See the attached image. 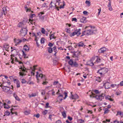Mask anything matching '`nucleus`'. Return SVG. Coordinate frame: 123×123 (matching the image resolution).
<instances>
[{
  "label": "nucleus",
  "mask_w": 123,
  "mask_h": 123,
  "mask_svg": "<svg viewBox=\"0 0 123 123\" xmlns=\"http://www.w3.org/2000/svg\"><path fill=\"white\" fill-rule=\"evenodd\" d=\"M50 40L51 39H52L55 38L54 37V35L53 34H52L50 35Z\"/></svg>",
  "instance_id": "f704fd0d"
},
{
  "label": "nucleus",
  "mask_w": 123,
  "mask_h": 123,
  "mask_svg": "<svg viewBox=\"0 0 123 123\" xmlns=\"http://www.w3.org/2000/svg\"><path fill=\"white\" fill-rule=\"evenodd\" d=\"M46 3H44L42 5V6L43 7H45L47 6L46 5Z\"/></svg>",
  "instance_id": "052dcab7"
},
{
  "label": "nucleus",
  "mask_w": 123,
  "mask_h": 123,
  "mask_svg": "<svg viewBox=\"0 0 123 123\" xmlns=\"http://www.w3.org/2000/svg\"><path fill=\"white\" fill-rule=\"evenodd\" d=\"M106 50V49L105 47H103L100 48L98 50V52L100 53H104Z\"/></svg>",
  "instance_id": "f8f14e48"
},
{
  "label": "nucleus",
  "mask_w": 123,
  "mask_h": 123,
  "mask_svg": "<svg viewBox=\"0 0 123 123\" xmlns=\"http://www.w3.org/2000/svg\"><path fill=\"white\" fill-rule=\"evenodd\" d=\"M115 86H116L117 87H118V85H117L115 84H111V86L113 88Z\"/></svg>",
  "instance_id": "7c9ffc66"
},
{
  "label": "nucleus",
  "mask_w": 123,
  "mask_h": 123,
  "mask_svg": "<svg viewBox=\"0 0 123 123\" xmlns=\"http://www.w3.org/2000/svg\"><path fill=\"white\" fill-rule=\"evenodd\" d=\"M68 118L69 120L70 121L72 120L73 119L71 117H70V116L68 117Z\"/></svg>",
  "instance_id": "338daca9"
},
{
  "label": "nucleus",
  "mask_w": 123,
  "mask_h": 123,
  "mask_svg": "<svg viewBox=\"0 0 123 123\" xmlns=\"http://www.w3.org/2000/svg\"><path fill=\"white\" fill-rule=\"evenodd\" d=\"M108 70V68H101L100 69L98 70L97 72L101 75H104L107 72Z\"/></svg>",
  "instance_id": "f257e3e1"
},
{
  "label": "nucleus",
  "mask_w": 123,
  "mask_h": 123,
  "mask_svg": "<svg viewBox=\"0 0 123 123\" xmlns=\"http://www.w3.org/2000/svg\"><path fill=\"white\" fill-rule=\"evenodd\" d=\"M27 30L26 28H22L20 31V36L22 37L25 36L27 34Z\"/></svg>",
  "instance_id": "f03ea898"
},
{
  "label": "nucleus",
  "mask_w": 123,
  "mask_h": 123,
  "mask_svg": "<svg viewBox=\"0 0 123 123\" xmlns=\"http://www.w3.org/2000/svg\"><path fill=\"white\" fill-rule=\"evenodd\" d=\"M10 114V112H9V111H6L5 112V115L9 116V115Z\"/></svg>",
  "instance_id": "72a5a7b5"
},
{
  "label": "nucleus",
  "mask_w": 123,
  "mask_h": 123,
  "mask_svg": "<svg viewBox=\"0 0 123 123\" xmlns=\"http://www.w3.org/2000/svg\"><path fill=\"white\" fill-rule=\"evenodd\" d=\"M53 44L51 43H49L48 44V45L50 47H52L53 46Z\"/></svg>",
  "instance_id": "5fc2aeb1"
},
{
  "label": "nucleus",
  "mask_w": 123,
  "mask_h": 123,
  "mask_svg": "<svg viewBox=\"0 0 123 123\" xmlns=\"http://www.w3.org/2000/svg\"><path fill=\"white\" fill-rule=\"evenodd\" d=\"M19 69H21L20 70V72L19 73V75L22 76H25L26 74L25 72H27L26 71V68L25 67L23 68L21 66V67L19 68Z\"/></svg>",
  "instance_id": "7ed1b4c3"
},
{
  "label": "nucleus",
  "mask_w": 123,
  "mask_h": 123,
  "mask_svg": "<svg viewBox=\"0 0 123 123\" xmlns=\"http://www.w3.org/2000/svg\"><path fill=\"white\" fill-rule=\"evenodd\" d=\"M22 25H21V27L22 28H26V26L25 24L23 23V22H22Z\"/></svg>",
  "instance_id": "5701e85b"
},
{
  "label": "nucleus",
  "mask_w": 123,
  "mask_h": 123,
  "mask_svg": "<svg viewBox=\"0 0 123 123\" xmlns=\"http://www.w3.org/2000/svg\"><path fill=\"white\" fill-rule=\"evenodd\" d=\"M13 108H12L10 110L11 111V113H12V114H13L14 113H15V115H17V112H16V113H14V112H12V111L13 110Z\"/></svg>",
  "instance_id": "49530a36"
},
{
  "label": "nucleus",
  "mask_w": 123,
  "mask_h": 123,
  "mask_svg": "<svg viewBox=\"0 0 123 123\" xmlns=\"http://www.w3.org/2000/svg\"><path fill=\"white\" fill-rule=\"evenodd\" d=\"M23 49L26 51H28L29 50V47L28 46L25 44L24 46Z\"/></svg>",
  "instance_id": "f3484780"
},
{
  "label": "nucleus",
  "mask_w": 123,
  "mask_h": 123,
  "mask_svg": "<svg viewBox=\"0 0 123 123\" xmlns=\"http://www.w3.org/2000/svg\"><path fill=\"white\" fill-rule=\"evenodd\" d=\"M48 83V82L46 81H43V83H42L44 85H46Z\"/></svg>",
  "instance_id": "bf43d9fd"
},
{
  "label": "nucleus",
  "mask_w": 123,
  "mask_h": 123,
  "mask_svg": "<svg viewBox=\"0 0 123 123\" xmlns=\"http://www.w3.org/2000/svg\"><path fill=\"white\" fill-rule=\"evenodd\" d=\"M122 113L120 111H118L117 112V115H122Z\"/></svg>",
  "instance_id": "69168bd1"
},
{
  "label": "nucleus",
  "mask_w": 123,
  "mask_h": 123,
  "mask_svg": "<svg viewBox=\"0 0 123 123\" xmlns=\"http://www.w3.org/2000/svg\"><path fill=\"white\" fill-rule=\"evenodd\" d=\"M111 86L110 83L108 82L105 83L104 85V86H105V88L106 89H109L111 87Z\"/></svg>",
  "instance_id": "6e6552de"
},
{
  "label": "nucleus",
  "mask_w": 123,
  "mask_h": 123,
  "mask_svg": "<svg viewBox=\"0 0 123 123\" xmlns=\"http://www.w3.org/2000/svg\"><path fill=\"white\" fill-rule=\"evenodd\" d=\"M100 59L99 58H98L97 59L96 61L95 62H100Z\"/></svg>",
  "instance_id": "8fccbe9b"
},
{
  "label": "nucleus",
  "mask_w": 123,
  "mask_h": 123,
  "mask_svg": "<svg viewBox=\"0 0 123 123\" xmlns=\"http://www.w3.org/2000/svg\"><path fill=\"white\" fill-rule=\"evenodd\" d=\"M49 103H46V105L45 106V107L46 108H47L48 107H49Z\"/></svg>",
  "instance_id": "4d7b16f0"
},
{
  "label": "nucleus",
  "mask_w": 123,
  "mask_h": 123,
  "mask_svg": "<svg viewBox=\"0 0 123 123\" xmlns=\"http://www.w3.org/2000/svg\"><path fill=\"white\" fill-rule=\"evenodd\" d=\"M44 14V13L43 12H41L38 14V15L39 16V17L40 18V17L42 16V15L43 14Z\"/></svg>",
  "instance_id": "e433bc0d"
},
{
  "label": "nucleus",
  "mask_w": 123,
  "mask_h": 123,
  "mask_svg": "<svg viewBox=\"0 0 123 123\" xmlns=\"http://www.w3.org/2000/svg\"><path fill=\"white\" fill-rule=\"evenodd\" d=\"M1 14L0 15H2L3 14L4 15H6V10L5 7H4L2 8V11L1 12Z\"/></svg>",
  "instance_id": "1a4fd4ad"
},
{
  "label": "nucleus",
  "mask_w": 123,
  "mask_h": 123,
  "mask_svg": "<svg viewBox=\"0 0 123 123\" xmlns=\"http://www.w3.org/2000/svg\"><path fill=\"white\" fill-rule=\"evenodd\" d=\"M64 94L65 95V97L64 98V99H66L67 97V96L68 94L66 92H64Z\"/></svg>",
  "instance_id": "603ef678"
},
{
  "label": "nucleus",
  "mask_w": 123,
  "mask_h": 123,
  "mask_svg": "<svg viewBox=\"0 0 123 123\" xmlns=\"http://www.w3.org/2000/svg\"><path fill=\"white\" fill-rule=\"evenodd\" d=\"M3 105L4 106V107L5 108L8 109L10 107L6 103H4L3 104Z\"/></svg>",
  "instance_id": "aec40b11"
},
{
  "label": "nucleus",
  "mask_w": 123,
  "mask_h": 123,
  "mask_svg": "<svg viewBox=\"0 0 123 123\" xmlns=\"http://www.w3.org/2000/svg\"><path fill=\"white\" fill-rule=\"evenodd\" d=\"M68 47V49L69 50H72L74 49L71 46H69Z\"/></svg>",
  "instance_id": "c03bdc74"
},
{
  "label": "nucleus",
  "mask_w": 123,
  "mask_h": 123,
  "mask_svg": "<svg viewBox=\"0 0 123 123\" xmlns=\"http://www.w3.org/2000/svg\"><path fill=\"white\" fill-rule=\"evenodd\" d=\"M68 63L72 67H78V64L76 62H73V59H70L68 62Z\"/></svg>",
  "instance_id": "39448f33"
},
{
  "label": "nucleus",
  "mask_w": 123,
  "mask_h": 123,
  "mask_svg": "<svg viewBox=\"0 0 123 123\" xmlns=\"http://www.w3.org/2000/svg\"><path fill=\"white\" fill-rule=\"evenodd\" d=\"M17 87L19 88L20 87V82L19 80H18L16 82Z\"/></svg>",
  "instance_id": "c85d7f7f"
},
{
  "label": "nucleus",
  "mask_w": 123,
  "mask_h": 123,
  "mask_svg": "<svg viewBox=\"0 0 123 123\" xmlns=\"http://www.w3.org/2000/svg\"><path fill=\"white\" fill-rule=\"evenodd\" d=\"M80 31V29H77L75 31H74L70 34V36L72 37L76 35L77 36H78L81 34Z\"/></svg>",
  "instance_id": "20e7f679"
},
{
  "label": "nucleus",
  "mask_w": 123,
  "mask_h": 123,
  "mask_svg": "<svg viewBox=\"0 0 123 123\" xmlns=\"http://www.w3.org/2000/svg\"><path fill=\"white\" fill-rule=\"evenodd\" d=\"M62 115L64 118H65L66 117V114L65 112L64 111L62 112Z\"/></svg>",
  "instance_id": "cd10ccee"
},
{
  "label": "nucleus",
  "mask_w": 123,
  "mask_h": 123,
  "mask_svg": "<svg viewBox=\"0 0 123 123\" xmlns=\"http://www.w3.org/2000/svg\"><path fill=\"white\" fill-rule=\"evenodd\" d=\"M22 42H24L26 41H28V40L27 39L25 38H23L22 39Z\"/></svg>",
  "instance_id": "09e8293b"
},
{
  "label": "nucleus",
  "mask_w": 123,
  "mask_h": 123,
  "mask_svg": "<svg viewBox=\"0 0 123 123\" xmlns=\"http://www.w3.org/2000/svg\"><path fill=\"white\" fill-rule=\"evenodd\" d=\"M78 45V46L79 47H83L84 46V47H85V45H84L83 42H79L77 44Z\"/></svg>",
  "instance_id": "4468645a"
},
{
  "label": "nucleus",
  "mask_w": 123,
  "mask_h": 123,
  "mask_svg": "<svg viewBox=\"0 0 123 123\" xmlns=\"http://www.w3.org/2000/svg\"><path fill=\"white\" fill-rule=\"evenodd\" d=\"M22 81H21V83L22 84H24L26 82V81L24 79H22Z\"/></svg>",
  "instance_id": "ea45409f"
},
{
  "label": "nucleus",
  "mask_w": 123,
  "mask_h": 123,
  "mask_svg": "<svg viewBox=\"0 0 123 123\" xmlns=\"http://www.w3.org/2000/svg\"><path fill=\"white\" fill-rule=\"evenodd\" d=\"M3 46L4 48L5 49V50L8 51V49L9 47V45L6 44L4 45Z\"/></svg>",
  "instance_id": "6ab92c4d"
},
{
  "label": "nucleus",
  "mask_w": 123,
  "mask_h": 123,
  "mask_svg": "<svg viewBox=\"0 0 123 123\" xmlns=\"http://www.w3.org/2000/svg\"><path fill=\"white\" fill-rule=\"evenodd\" d=\"M86 19V17H83L82 18L80 19V21L82 23H85L86 22V20H85Z\"/></svg>",
  "instance_id": "dca6fc26"
},
{
  "label": "nucleus",
  "mask_w": 123,
  "mask_h": 123,
  "mask_svg": "<svg viewBox=\"0 0 123 123\" xmlns=\"http://www.w3.org/2000/svg\"><path fill=\"white\" fill-rule=\"evenodd\" d=\"M45 40V39L43 38H42L41 39V43H44V40Z\"/></svg>",
  "instance_id": "4c0bfd02"
},
{
  "label": "nucleus",
  "mask_w": 123,
  "mask_h": 123,
  "mask_svg": "<svg viewBox=\"0 0 123 123\" xmlns=\"http://www.w3.org/2000/svg\"><path fill=\"white\" fill-rule=\"evenodd\" d=\"M53 3L52 1L50 3L49 5V8H52L53 7H54V6L56 7V5L55 4H54V5L53 6L52 5V3Z\"/></svg>",
  "instance_id": "412c9836"
},
{
  "label": "nucleus",
  "mask_w": 123,
  "mask_h": 123,
  "mask_svg": "<svg viewBox=\"0 0 123 123\" xmlns=\"http://www.w3.org/2000/svg\"><path fill=\"white\" fill-rule=\"evenodd\" d=\"M93 30H89L86 31V34L87 35L93 34Z\"/></svg>",
  "instance_id": "9d476101"
},
{
  "label": "nucleus",
  "mask_w": 123,
  "mask_h": 123,
  "mask_svg": "<svg viewBox=\"0 0 123 123\" xmlns=\"http://www.w3.org/2000/svg\"><path fill=\"white\" fill-rule=\"evenodd\" d=\"M47 110H45L43 111V114L44 115H45L47 113Z\"/></svg>",
  "instance_id": "864d4df0"
},
{
  "label": "nucleus",
  "mask_w": 123,
  "mask_h": 123,
  "mask_svg": "<svg viewBox=\"0 0 123 123\" xmlns=\"http://www.w3.org/2000/svg\"><path fill=\"white\" fill-rule=\"evenodd\" d=\"M87 65H88L92 66L94 65V64L93 62H92L91 60H90L87 63Z\"/></svg>",
  "instance_id": "a211bd4d"
},
{
  "label": "nucleus",
  "mask_w": 123,
  "mask_h": 123,
  "mask_svg": "<svg viewBox=\"0 0 123 123\" xmlns=\"http://www.w3.org/2000/svg\"><path fill=\"white\" fill-rule=\"evenodd\" d=\"M111 2H109L107 6L109 7V10L111 11L112 10V9L111 5Z\"/></svg>",
  "instance_id": "4be33fe9"
},
{
  "label": "nucleus",
  "mask_w": 123,
  "mask_h": 123,
  "mask_svg": "<svg viewBox=\"0 0 123 123\" xmlns=\"http://www.w3.org/2000/svg\"><path fill=\"white\" fill-rule=\"evenodd\" d=\"M71 52L72 53H74L73 54V57L75 58H77L75 60H78V56L80 54V52H75V51H74V52L71 51Z\"/></svg>",
  "instance_id": "0eeeda50"
},
{
  "label": "nucleus",
  "mask_w": 123,
  "mask_h": 123,
  "mask_svg": "<svg viewBox=\"0 0 123 123\" xmlns=\"http://www.w3.org/2000/svg\"><path fill=\"white\" fill-rule=\"evenodd\" d=\"M71 98L72 99H77L78 98H79V96L78 95H77L76 94H75L74 95L72 94V92L71 93Z\"/></svg>",
  "instance_id": "ddd939ff"
},
{
  "label": "nucleus",
  "mask_w": 123,
  "mask_h": 123,
  "mask_svg": "<svg viewBox=\"0 0 123 123\" xmlns=\"http://www.w3.org/2000/svg\"><path fill=\"white\" fill-rule=\"evenodd\" d=\"M63 5L62 6L61 5L59 8L60 9L61 8H64V6L65 5V4L64 1H63Z\"/></svg>",
  "instance_id": "c756f323"
},
{
  "label": "nucleus",
  "mask_w": 123,
  "mask_h": 123,
  "mask_svg": "<svg viewBox=\"0 0 123 123\" xmlns=\"http://www.w3.org/2000/svg\"><path fill=\"white\" fill-rule=\"evenodd\" d=\"M25 9L26 12H29L31 11V9L30 8H27V6H25Z\"/></svg>",
  "instance_id": "b1692460"
},
{
  "label": "nucleus",
  "mask_w": 123,
  "mask_h": 123,
  "mask_svg": "<svg viewBox=\"0 0 123 123\" xmlns=\"http://www.w3.org/2000/svg\"><path fill=\"white\" fill-rule=\"evenodd\" d=\"M15 98V99L17 101H19L20 100L18 96L16 97Z\"/></svg>",
  "instance_id": "13d9d810"
},
{
  "label": "nucleus",
  "mask_w": 123,
  "mask_h": 123,
  "mask_svg": "<svg viewBox=\"0 0 123 123\" xmlns=\"http://www.w3.org/2000/svg\"><path fill=\"white\" fill-rule=\"evenodd\" d=\"M85 3H86V4H87V5L88 6H90V2L89 1H87V0H86V1Z\"/></svg>",
  "instance_id": "473e14b6"
},
{
  "label": "nucleus",
  "mask_w": 123,
  "mask_h": 123,
  "mask_svg": "<svg viewBox=\"0 0 123 123\" xmlns=\"http://www.w3.org/2000/svg\"><path fill=\"white\" fill-rule=\"evenodd\" d=\"M78 123H83L84 122V121L82 119H80L78 120Z\"/></svg>",
  "instance_id": "2f4dec72"
},
{
  "label": "nucleus",
  "mask_w": 123,
  "mask_h": 123,
  "mask_svg": "<svg viewBox=\"0 0 123 123\" xmlns=\"http://www.w3.org/2000/svg\"><path fill=\"white\" fill-rule=\"evenodd\" d=\"M39 77H40L41 79H42L43 81L44 80H46V78L45 75L42 74H40L39 75Z\"/></svg>",
  "instance_id": "2eb2a0df"
},
{
  "label": "nucleus",
  "mask_w": 123,
  "mask_h": 123,
  "mask_svg": "<svg viewBox=\"0 0 123 123\" xmlns=\"http://www.w3.org/2000/svg\"><path fill=\"white\" fill-rule=\"evenodd\" d=\"M72 20L73 21H75L76 22H77V19L76 18H73L72 19Z\"/></svg>",
  "instance_id": "e2e57ef3"
},
{
  "label": "nucleus",
  "mask_w": 123,
  "mask_h": 123,
  "mask_svg": "<svg viewBox=\"0 0 123 123\" xmlns=\"http://www.w3.org/2000/svg\"><path fill=\"white\" fill-rule=\"evenodd\" d=\"M45 30L43 28H42L41 32L42 33L44 34L45 33Z\"/></svg>",
  "instance_id": "58836bf2"
},
{
  "label": "nucleus",
  "mask_w": 123,
  "mask_h": 123,
  "mask_svg": "<svg viewBox=\"0 0 123 123\" xmlns=\"http://www.w3.org/2000/svg\"><path fill=\"white\" fill-rule=\"evenodd\" d=\"M53 50L55 52V51H56V46H54L53 48Z\"/></svg>",
  "instance_id": "680f3d73"
},
{
  "label": "nucleus",
  "mask_w": 123,
  "mask_h": 123,
  "mask_svg": "<svg viewBox=\"0 0 123 123\" xmlns=\"http://www.w3.org/2000/svg\"><path fill=\"white\" fill-rule=\"evenodd\" d=\"M105 95L104 94L102 93L101 95H96L95 96V98L98 100L101 101L104 98Z\"/></svg>",
  "instance_id": "423d86ee"
},
{
  "label": "nucleus",
  "mask_w": 123,
  "mask_h": 123,
  "mask_svg": "<svg viewBox=\"0 0 123 123\" xmlns=\"http://www.w3.org/2000/svg\"><path fill=\"white\" fill-rule=\"evenodd\" d=\"M22 22H20L18 24V27H21V25H22Z\"/></svg>",
  "instance_id": "774afa93"
},
{
  "label": "nucleus",
  "mask_w": 123,
  "mask_h": 123,
  "mask_svg": "<svg viewBox=\"0 0 123 123\" xmlns=\"http://www.w3.org/2000/svg\"><path fill=\"white\" fill-rule=\"evenodd\" d=\"M34 116H35L37 118H38L39 117L40 115L39 114H37L36 115H35Z\"/></svg>",
  "instance_id": "0e129e2a"
},
{
  "label": "nucleus",
  "mask_w": 123,
  "mask_h": 123,
  "mask_svg": "<svg viewBox=\"0 0 123 123\" xmlns=\"http://www.w3.org/2000/svg\"><path fill=\"white\" fill-rule=\"evenodd\" d=\"M94 92L96 94H98L100 93V92L98 91V90H94Z\"/></svg>",
  "instance_id": "a18cd8bd"
},
{
  "label": "nucleus",
  "mask_w": 123,
  "mask_h": 123,
  "mask_svg": "<svg viewBox=\"0 0 123 123\" xmlns=\"http://www.w3.org/2000/svg\"><path fill=\"white\" fill-rule=\"evenodd\" d=\"M122 93V92L119 91V90H118L116 92V93L115 94L116 95H119L121 94Z\"/></svg>",
  "instance_id": "bb28decb"
},
{
  "label": "nucleus",
  "mask_w": 123,
  "mask_h": 123,
  "mask_svg": "<svg viewBox=\"0 0 123 123\" xmlns=\"http://www.w3.org/2000/svg\"><path fill=\"white\" fill-rule=\"evenodd\" d=\"M36 15L35 14H31L30 16V18H32L33 17L35 16Z\"/></svg>",
  "instance_id": "37998d69"
},
{
  "label": "nucleus",
  "mask_w": 123,
  "mask_h": 123,
  "mask_svg": "<svg viewBox=\"0 0 123 123\" xmlns=\"http://www.w3.org/2000/svg\"><path fill=\"white\" fill-rule=\"evenodd\" d=\"M59 83V82L58 81H55L54 82L53 85H56L57 84Z\"/></svg>",
  "instance_id": "de8ad7c7"
},
{
  "label": "nucleus",
  "mask_w": 123,
  "mask_h": 123,
  "mask_svg": "<svg viewBox=\"0 0 123 123\" xmlns=\"http://www.w3.org/2000/svg\"><path fill=\"white\" fill-rule=\"evenodd\" d=\"M108 109V108H105V110L104 112V114H106L107 113L109 112Z\"/></svg>",
  "instance_id": "c9c22d12"
},
{
  "label": "nucleus",
  "mask_w": 123,
  "mask_h": 123,
  "mask_svg": "<svg viewBox=\"0 0 123 123\" xmlns=\"http://www.w3.org/2000/svg\"><path fill=\"white\" fill-rule=\"evenodd\" d=\"M111 98V97L109 96L108 95H107L105 97V99L106 100H109Z\"/></svg>",
  "instance_id": "a19ab883"
},
{
  "label": "nucleus",
  "mask_w": 123,
  "mask_h": 123,
  "mask_svg": "<svg viewBox=\"0 0 123 123\" xmlns=\"http://www.w3.org/2000/svg\"><path fill=\"white\" fill-rule=\"evenodd\" d=\"M102 80L100 77H97L96 78V81H98V82H100Z\"/></svg>",
  "instance_id": "393cba45"
},
{
  "label": "nucleus",
  "mask_w": 123,
  "mask_h": 123,
  "mask_svg": "<svg viewBox=\"0 0 123 123\" xmlns=\"http://www.w3.org/2000/svg\"><path fill=\"white\" fill-rule=\"evenodd\" d=\"M28 19L27 18H25L24 19V20H23V22L25 24L26 23Z\"/></svg>",
  "instance_id": "3c124183"
},
{
  "label": "nucleus",
  "mask_w": 123,
  "mask_h": 123,
  "mask_svg": "<svg viewBox=\"0 0 123 123\" xmlns=\"http://www.w3.org/2000/svg\"><path fill=\"white\" fill-rule=\"evenodd\" d=\"M63 95L59 93V95L57 98V100L61 101L63 100Z\"/></svg>",
  "instance_id": "9b49d317"
},
{
  "label": "nucleus",
  "mask_w": 123,
  "mask_h": 123,
  "mask_svg": "<svg viewBox=\"0 0 123 123\" xmlns=\"http://www.w3.org/2000/svg\"><path fill=\"white\" fill-rule=\"evenodd\" d=\"M48 52L49 53H51L53 51V49L50 47H48Z\"/></svg>",
  "instance_id": "a878e982"
},
{
  "label": "nucleus",
  "mask_w": 123,
  "mask_h": 123,
  "mask_svg": "<svg viewBox=\"0 0 123 123\" xmlns=\"http://www.w3.org/2000/svg\"><path fill=\"white\" fill-rule=\"evenodd\" d=\"M39 73L38 72H37V74L36 75V77L37 79V82L38 83L39 82V81H38V78L37 75Z\"/></svg>",
  "instance_id": "79ce46f5"
},
{
  "label": "nucleus",
  "mask_w": 123,
  "mask_h": 123,
  "mask_svg": "<svg viewBox=\"0 0 123 123\" xmlns=\"http://www.w3.org/2000/svg\"><path fill=\"white\" fill-rule=\"evenodd\" d=\"M22 52H23V56H24V58H26V54H25L24 52V51H23L22 50Z\"/></svg>",
  "instance_id": "6e6d98bb"
}]
</instances>
